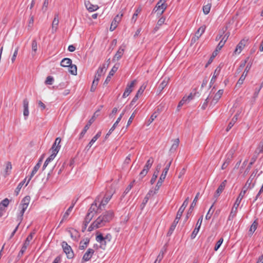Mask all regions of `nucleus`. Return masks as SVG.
Here are the masks:
<instances>
[{
	"label": "nucleus",
	"mask_w": 263,
	"mask_h": 263,
	"mask_svg": "<svg viewBox=\"0 0 263 263\" xmlns=\"http://www.w3.org/2000/svg\"><path fill=\"white\" fill-rule=\"evenodd\" d=\"M111 197V194H106L103 197V199L101 200L99 204L100 208H101L102 206L104 207L105 205H106L108 203L109 201L110 200Z\"/></svg>",
	"instance_id": "25"
},
{
	"label": "nucleus",
	"mask_w": 263,
	"mask_h": 263,
	"mask_svg": "<svg viewBox=\"0 0 263 263\" xmlns=\"http://www.w3.org/2000/svg\"><path fill=\"white\" fill-rule=\"evenodd\" d=\"M154 162L153 158L151 157L146 162L145 165L144 166V168L146 170H149L152 167L153 163Z\"/></svg>",
	"instance_id": "42"
},
{
	"label": "nucleus",
	"mask_w": 263,
	"mask_h": 263,
	"mask_svg": "<svg viewBox=\"0 0 263 263\" xmlns=\"http://www.w3.org/2000/svg\"><path fill=\"white\" fill-rule=\"evenodd\" d=\"M257 226L258 223L256 220H255L251 226L250 228L249 229V232L250 234H252L255 231L257 228Z\"/></svg>",
	"instance_id": "43"
},
{
	"label": "nucleus",
	"mask_w": 263,
	"mask_h": 263,
	"mask_svg": "<svg viewBox=\"0 0 263 263\" xmlns=\"http://www.w3.org/2000/svg\"><path fill=\"white\" fill-rule=\"evenodd\" d=\"M227 183V180H224L223 181L220 185L217 188V190L214 195V198H215V201L217 200L218 197L220 196V194L224 190Z\"/></svg>",
	"instance_id": "13"
},
{
	"label": "nucleus",
	"mask_w": 263,
	"mask_h": 263,
	"mask_svg": "<svg viewBox=\"0 0 263 263\" xmlns=\"http://www.w3.org/2000/svg\"><path fill=\"white\" fill-rule=\"evenodd\" d=\"M95 253V251L93 249L91 248H89L87 251L84 254L82 257V262L84 261H87L90 260L92 255Z\"/></svg>",
	"instance_id": "15"
},
{
	"label": "nucleus",
	"mask_w": 263,
	"mask_h": 263,
	"mask_svg": "<svg viewBox=\"0 0 263 263\" xmlns=\"http://www.w3.org/2000/svg\"><path fill=\"white\" fill-rule=\"evenodd\" d=\"M251 66H252V63H248L246 67V68H245L243 72L242 73V74H241L239 79L237 81V84H236L237 85L240 86V85H241L243 84L249 70H250V69L251 68Z\"/></svg>",
	"instance_id": "7"
},
{
	"label": "nucleus",
	"mask_w": 263,
	"mask_h": 263,
	"mask_svg": "<svg viewBox=\"0 0 263 263\" xmlns=\"http://www.w3.org/2000/svg\"><path fill=\"white\" fill-rule=\"evenodd\" d=\"M99 81V79H98V78H95V79L92 82L91 88H90L91 91L93 92L95 91V90L97 88V86L98 84Z\"/></svg>",
	"instance_id": "41"
},
{
	"label": "nucleus",
	"mask_w": 263,
	"mask_h": 263,
	"mask_svg": "<svg viewBox=\"0 0 263 263\" xmlns=\"http://www.w3.org/2000/svg\"><path fill=\"white\" fill-rule=\"evenodd\" d=\"M106 69V68L105 64H103L102 66H100L97 71L95 78H98L100 80L101 76L105 72Z\"/></svg>",
	"instance_id": "24"
},
{
	"label": "nucleus",
	"mask_w": 263,
	"mask_h": 263,
	"mask_svg": "<svg viewBox=\"0 0 263 263\" xmlns=\"http://www.w3.org/2000/svg\"><path fill=\"white\" fill-rule=\"evenodd\" d=\"M237 149V145L233 146L227 154L226 157L227 158H228V159L232 160V158H233L234 154L235 153V152L236 151Z\"/></svg>",
	"instance_id": "28"
},
{
	"label": "nucleus",
	"mask_w": 263,
	"mask_h": 263,
	"mask_svg": "<svg viewBox=\"0 0 263 263\" xmlns=\"http://www.w3.org/2000/svg\"><path fill=\"white\" fill-rule=\"evenodd\" d=\"M188 103L187 101L186 100V97H183V98L181 99V100L179 102V104L177 106V108L179 109L180 107H181L182 106H183L184 104Z\"/></svg>",
	"instance_id": "56"
},
{
	"label": "nucleus",
	"mask_w": 263,
	"mask_h": 263,
	"mask_svg": "<svg viewBox=\"0 0 263 263\" xmlns=\"http://www.w3.org/2000/svg\"><path fill=\"white\" fill-rule=\"evenodd\" d=\"M145 89V86H141L138 89L136 95H138V97H139V96H141L143 93Z\"/></svg>",
	"instance_id": "64"
},
{
	"label": "nucleus",
	"mask_w": 263,
	"mask_h": 263,
	"mask_svg": "<svg viewBox=\"0 0 263 263\" xmlns=\"http://www.w3.org/2000/svg\"><path fill=\"white\" fill-rule=\"evenodd\" d=\"M135 182V180H133L128 186L125 189L124 192V194H127L130 191V190L132 189V188L134 186V184Z\"/></svg>",
	"instance_id": "53"
},
{
	"label": "nucleus",
	"mask_w": 263,
	"mask_h": 263,
	"mask_svg": "<svg viewBox=\"0 0 263 263\" xmlns=\"http://www.w3.org/2000/svg\"><path fill=\"white\" fill-rule=\"evenodd\" d=\"M205 29V26H201L195 33V36L197 39H199L201 35L204 33Z\"/></svg>",
	"instance_id": "35"
},
{
	"label": "nucleus",
	"mask_w": 263,
	"mask_h": 263,
	"mask_svg": "<svg viewBox=\"0 0 263 263\" xmlns=\"http://www.w3.org/2000/svg\"><path fill=\"white\" fill-rule=\"evenodd\" d=\"M93 215H92L90 213H87L84 221V225L85 227H87V224L89 223V222L91 221V220L93 217Z\"/></svg>",
	"instance_id": "39"
},
{
	"label": "nucleus",
	"mask_w": 263,
	"mask_h": 263,
	"mask_svg": "<svg viewBox=\"0 0 263 263\" xmlns=\"http://www.w3.org/2000/svg\"><path fill=\"white\" fill-rule=\"evenodd\" d=\"M231 160H231V159H228V158H227L226 157L225 161L221 166V169L222 170L226 169L228 167V166L229 165V164L230 163Z\"/></svg>",
	"instance_id": "52"
},
{
	"label": "nucleus",
	"mask_w": 263,
	"mask_h": 263,
	"mask_svg": "<svg viewBox=\"0 0 263 263\" xmlns=\"http://www.w3.org/2000/svg\"><path fill=\"white\" fill-rule=\"evenodd\" d=\"M223 239L222 238H221L216 243L215 247H214V250L215 251H217L218 249L220 248V247L221 246V244L223 242Z\"/></svg>",
	"instance_id": "55"
},
{
	"label": "nucleus",
	"mask_w": 263,
	"mask_h": 263,
	"mask_svg": "<svg viewBox=\"0 0 263 263\" xmlns=\"http://www.w3.org/2000/svg\"><path fill=\"white\" fill-rule=\"evenodd\" d=\"M120 122V118H118L117 120L115 122V123L110 128L108 132L106 135L105 138H107L108 136H109L112 132L115 130V129L116 128L117 126L118 125V123Z\"/></svg>",
	"instance_id": "34"
},
{
	"label": "nucleus",
	"mask_w": 263,
	"mask_h": 263,
	"mask_svg": "<svg viewBox=\"0 0 263 263\" xmlns=\"http://www.w3.org/2000/svg\"><path fill=\"white\" fill-rule=\"evenodd\" d=\"M34 234V233H31L26 238L23 247L21 248V250L20 251V254H23V253L26 250L27 247L29 246L30 242L32 240L33 238V236Z\"/></svg>",
	"instance_id": "11"
},
{
	"label": "nucleus",
	"mask_w": 263,
	"mask_h": 263,
	"mask_svg": "<svg viewBox=\"0 0 263 263\" xmlns=\"http://www.w3.org/2000/svg\"><path fill=\"white\" fill-rule=\"evenodd\" d=\"M167 82H168V80H163L162 81V82L160 84L159 88L161 90H163L166 87V86L167 85Z\"/></svg>",
	"instance_id": "58"
},
{
	"label": "nucleus",
	"mask_w": 263,
	"mask_h": 263,
	"mask_svg": "<svg viewBox=\"0 0 263 263\" xmlns=\"http://www.w3.org/2000/svg\"><path fill=\"white\" fill-rule=\"evenodd\" d=\"M9 203V200L8 198H5L0 202V207H3L5 209Z\"/></svg>",
	"instance_id": "51"
},
{
	"label": "nucleus",
	"mask_w": 263,
	"mask_h": 263,
	"mask_svg": "<svg viewBox=\"0 0 263 263\" xmlns=\"http://www.w3.org/2000/svg\"><path fill=\"white\" fill-rule=\"evenodd\" d=\"M48 5H49V0H44L43 5V7H42V10L43 11L45 12L47 11V10L48 9Z\"/></svg>",
	"instance_id": "60"
},
{
	"label": "nucleus",
	"mask_w": 263,
	"mask_h": 263,
	"mask_svg": "<svg viewBox=\"0 0 263 263\" xmlns=\"http://www.w3.org/2000/svg\"><path fill=\"white\" fill-rule=\"evenodd\" d=\"M210 9H211V5H206L203 6V11L205 14H208L210 12Z\"/></svg>",
	"instance_id": "57"
},
{
	"label": "nucleus",
	"mask_w": 263,
	"mask_h": 263,
	"mask_svg": "<svg viewBox=\"0 0 263 263\" xmlns=\"http://www.w3.org/2000/svg\"><path fill=\"white\" fill-rule=\"evenodd\" d=\"M199 193H198L196 194V195L195 197L194 198V200H193V201L192 203H191V205H190V209H189V212H188V213H189V212H191L192 211V210H193V208L195 206V205H196V202H197V200H198V197H199Z\"/></svg>",
	"instance_id": "37"
},
{
	"label": "nucleus",
	"mask_w": 263,
	"mask_h": 263,
	"mask_svg": "<svg viewBox=\"0 0 263 263\" xmlns=\"http://www.w3.org/2000/svg\"><path fill=\"white\" fill-rule=\"evenodd\" d=\"M27 177L24 179L23 181H21L17 185L16 188L15 190V193L16 195H17L21 190L22 187H23V185L24 184L25 182H26Z\"/></svg>",
	"instance_id": "40"
},
{
	"label": "nucleus",
	"mask_w": 263,
	"mask_h": 263,
	"mask_svg": "<svg viewBox=\"0 0 263 263\" xmlns=\"http://www.w3.org/2000/svg\"><path fill=\"white\" fill-rule=\"evenodd\" d=\"M221 68H222V67L221 66V65H219V66H218L216 68V69H215V70L214 72L213 76V77L211 80V81H210L211 85L213 84L215 82L216 79L217 77L218 76V75L219 74V73L221 71Z\"/></svg>",
	"instance_id": "23"
},
{
	"label": "nucleus",
	"mask_w": 263,
	"mask_h": 263,
	"mask_svg": "<svg viewBox=\"0 0 263 263\" xmlns=\"http://www.w3.org/2000/svg\"><path fill=\"white\" fill-rule=\"evenodd\" d=\"M99 197H98L95 200V201L91 204L87 213L91 214L92 215H93V216H95L98 210L99 209H101V208H100V205L98 206L97 204V201L99 202Z\"/></svg>",
	"instance_id": "9"
},
{
	"label": "nucleus",
	"mask_w": 263,
	"mask_h": 263,
	"mask_svg": "<svg viewBox=\"0 0 263 263\" xmlns=\"http://www.w3.org/2000/svg\"><path fill=\"white\" fill-rule=\"evenodd\" d=\"M85 6L89 12H93L99 9V6L97 5H93L91 4L89 1L85 2Z\"/></svg>",
	"instance_id": "19"
},
{
	"label": "nucleus",
	"mask_w": 263,
	"mask_h": 263,
	"mask_svg": "<svg viewBox=\"0 0 263 263\" xmlns=\"http://www.w3.org/2000/svg\"><path fill=\"white\" fill-rule=\"evenodd\" d=\"M55 157L54 156H52L51 154L50 155V156L46 159L45 160L43 166V170H44L45 168L47 167V166L48 165L49 163L51 162L52 160H53Z\"/></svg>",
	"instance_id": "38"
},
{
	"label": "nucleus",
	"mask_w": 263,
	"mask_h": 263,
	"mask_svg": "<svg viewBox=\"0 0 263 263\" xmlns=\"http://www.w3.org/2000/svg\"><path fill=\"white\" fill-rule=\"evenodd\" d=\"M114 216V212L112 210L103 213L90 224L88 228V231L91 232L95 229L106 226L107 223L112 220Z\"/></svg>",
	"instance_id": "1"
},
{
	"label": "nucleus",
	"mask_w": 263,
	"mask_h": 263,
	"mask_svg": "<svg viewBox=\"0 0 263 263\" xmlns=\"http://www.w3.org/2000/svg\"><path fill=\"white\" fill-rule=\"evenodd\" d=\"M141 11V9L140 8H138L136 9L135 12L134 13V14L133 15L132 18V21L133 22H134L135 23L137 21L138 15L139 14V13H140Z\"/></svg>",
	"instance_id": "47"
},
{
	"label": "nucleus",
	"mask_w": 263,
	"mask_h": 263,
	"mask_svg": "<svg viewBox=\"0 0 263 263\" xmlns=\"http://www.w3.org/2000/svg\"><path fill=\"white\" fill-rule=\"evenodd\" d=\"M240 113V111L238 110L236 115L233 117L231 121L229 123L227 128V131L228 132L234 125V124L236 123L238 119V116Z\"/></svg>",
	"instance_id": "26"
},
{
	"label": "nucleus",
	"mask_w": 263,
	"mask_h": 263,
	"mask_svg": "<svg viewBox=\"0 0 263 263\" xmlns=\"http://www.w3.org/2000/svg\"><path fill=\"white\" fill-rule=\"evenodd\" d=\"M246 42L245 40H242L238 44L234 50L235 54H239L241 52L245 46Z\"/></svg>",
	"instance_id": "22"
},
{
	"label": "nucleus",
	"mask_w": 263,
	"mask_h": 263,
	"mask_svg": "<svg viewBox=\"0 0 263 263\" xmlns=\"http://www.w3.org/2000/svg\"><path fill=\"white\" fill-rule=\"evenodd\" d=\"M101 136V132H99L90 140L88 144L87 147L88 148H90L93 143L97 140V139Z\"/></svg>",
	"instance_id": "29"
},
{
	"label": "nucleus",
	"mask_w": 263,
	"mask_h": 263,
	"mask_svg": "<svg viewBox=\"0 0 263 263\" xmlns=\"http://www.w3.org/2000/svg\"><path fill=\"white\" fill-rule=\"evenodd\" d=\"M199 228H195L191 234V238L194 239L196 237V235L199 232Z\"/></svg>",
	"instance_id": "61"
},
{
	"label": "nucleus",
	"mask_w": 263,
	"mask_h": 263,
	"mask_svg": "<svg viewBox=\"0 0 263 263\" xmlns=\"http://www.w3.org/2000/svg\"><path fill=\"white\" fill-rule=\"evenodd\" d=\"M23 115L24 116V118L26 120L29 116V101L27 99H25L23 100Z\"/></svg>",
	"instance_id": "18"
},
{
	"label": "nucleus",
	"mask_w": 263,
	"mask_h": 263,
	"mask_svg": "<svg viewBox=\"0 0 263 263\" xmlns=\"http://www.w3.org/2000/svg\"><path fill=\"white\" fill-rule=\"evenodd\" d=\"M89 243V239L87 238L81 240L80 242L79 249H85Z\"/></svg>",
	"instance_id": "32"
},
{
	"label": "nucleus",
	"mask_w": 263,
	"mask_h": 263,
	"mask_svg": "<svg viewBox=\"0 0 263 263\" xmlns=\"http://www.w3.org/2000/svg\"><path fill=\"white\" fill-rule=\"evenodd\" d=\"M18 49H19V47H17L15 50H14V52L13 54V55H12V57L11 58V61L12 63H13L15 59H16V56L17 55V53H18Z\"/></svg>",
	"instance_id": "59"
},
{
	"label": "nucleus",
	"mask_w": 263,
	"mask_h": 263,
	"mask_svg": "<svg viewBox=\"0 0 263 263\" xmlns=\"http://www.w3.org/2000/svg\"><path fill=\"white\" fill-rule=\"evenodd\" d=\"M59 15L58 14H55L54 15V19L53 20L52 23V33L55 32L57 29H58V26L59 25Z\"/></svg>",
	"instance_id": "27"
},
{
	"label": "nucleus",
	"mask_w": 263,
	"mask_h": 263,
	"mask_svg": "<svg viewBox=\"0 0 263 263\" xmlns=\"http://www.w3.org/2000/svg\"><path fill=\"white\" fill-rule=\"evenodd\" d=\"M165 18L163 17H161L157 22V25L155 28V30H157L159 29L160 26H162L165 22Z\"/></svg>",
	"instance_id": "45"
},
{
	"label": "nucleus",
	"mask_w": 263,
	"mask_h": 263,
	"mask_svg": "<svg viewBox=\"0 0 263 263\" xmlns=\"http://www.w3.org/2000/svg\"><path fill=\"white\" fill-rule=\"evenodd\" d=\"M247 191V188H246V187H244L243 188L242 190L241 191V192L239 194L238 197L237 198V199L232 207L233 209L237 211L238 207L239 206L241 200L242 199L244 196L245 195V194H246Z\"/></svg>",
	"instance_id": "8"
},
{
	"label": "nucleus",
	"mask_w": 263,
	"mask_h": 263,
	"mask_svg": "<svg viewBox=\"0 0 263 263\" xmlns=\"http://www.w3.org/2000/svg\"><path fill=\"white\" fill-rule=\"evenodd\" d=\"M223 93V89H220L219 90L216 94H215L214 96L213 97L212 100L211 101V104L214 105H215L219 100L221 97Z\"/></svg>",
	"instance_id": "17"
},
{
	"label": "nucleus",
	"mask_w": 263,
	"mask_h": 263,
	"mask_svg": "<svg viewBox=\"0 0 263 263\" xmlns=\"http://www.w3.org/2000/svg\"><path fill=\"white\" fill-rule=\"evenodd\" d=\"M179 143V140L178 138L175 140L174 143L172 144L170 151H175L178 147Z\"/></svg>",
	"instance_id": "46"
},
{
	"label": "nucleus",
	"mask_w": 263,
	"mask_h": 263,
	"mask_svg": "<svg viewBox=\"0 0 263 263\" xmlns=\"http://www.w3.org/2000/svg\"><path fill=\"white\" fill-rule=\"evenodd\" d=\"M72 64V61L69 58H64L61 62V66L64 67H69Z\"/></svg>",
	"instance_id": "33"
},
{
	"label": "nucleus",
	"mask_w": 263,
	"mask_h": 263,
	"mask_svg": "<svg viewBox=\"0 0 263 263\" xmlns=\"http://www.w3.org/2000/svg\"><path fill=\"white\" fill-rule=\"evenodd\" d=\"M149 170H146L145 168H143V169L142 170V171L140 173V177L142 179L144 176L146 175Z\"/></svg>",
	"instance_id": "62"
},
{
	"label": "nucleus",
	"mask_w": 263,
	"mask_h": 263,
	"mask_svg": "<svg viewBox=\"0 0 263 263\" xmlns=\"http://www.w3.org/2000/svg\"><path fill=\"white\" fill-rule=\"evenodd\" d=\"M61 246L63 248L64 252L66 254L67 257L68 259H72L74 257V254L71 247L67 243V242L63 241L61 243Z\"/></svg>",
	"instance_id": "4"
},
{
	"label": "nucleus",
	"mask_w": 263,
	"mask_h": 263,
	"mask_svg": "<svg viewBox=\"0 0 263 263\" xmlns=\"http://www.w3.org/2000/svg\"><path fill=\"white\" fill-rule=\"evenodd\" d=\"M171 163H172V161H170L169 162H168L166 164L164 169L163 170V171L159 179V180L157 182V184L155 186V190L156 191H158L159 190L160 186L162 184L163 182L164 181V179H165V177H166L167 172L170 169Z\"/></svg>",
	"instance_id": "3"
},
{
	"label": "nucleus",
	"mask_w": 263,
	"mask_h": 263,
	"mask_svg": "<svg viewBox=\"0 0 263 263\" xmlns=\"http://www.w3.org/2000/svg\"><path fill=\"white\" fill-rule=\"evenodd\" d=\"M96 241L100 243V248L104 250L106 248L107 241L104 238L102 234L100 233L96 236Z\"/></svg>",
	"instance_id": "12"
},
{
	"label": "nucleus",
	"mask_w": 263,
	"mask_h": 263,
	"mask_svg": "<svg viewBox=\"0 0 263 263\" xmlns=\"http://www.w3.org/2000/svg\"><path fill=\"white\" fill-rule=\"evenodd\" d=\"M41 160H40L36 165L33 167V170L30 175V176L28 177V179L27 180V182L26 183V186L27 185V184L29 183L30 181L31 180L32 178L34 176V175L36 173L39 169L40 168L41 166Z\"/></svg>",
	"instance_id": "16"
},
{
	"label": "nucleus",
	"mask_w": 263,
	"mask_h": 263,
	"mask_svg": "<svg viewBox=\"0 0 263 263\" xmlns=\"http://www.w3.org/2000/svg\"><path fill=\"white\" fill-rule=\"evenodd\" d=\"M189 201V197H187L185 200L183 202L182 205L179 208L177 215L174 220V222L172 224L170 228V229L167 232V236H171L173 233L174 230L175 229L177 223H178L181 217L182 216V213L184 212L185 208L188 205Z\"/></svg>",
	"instance_id": "2"
},
{
	"label": "nucleus",
	"mask_w": 263,
	"mask_h": 263,
	"mask_svg": "<svg viewBox=\"0 0 263 263\" xmlns=\"http://www.w3.org/2000/svg\"><path fill=\"white\" fill-rule=\"evenodd\" d=\"M72 209H73L72 206H70L69 207V208L67 210V211L64 214L62 219L60 222V224H61L64 220H66L68 218V216L71 213Z\"/></svg>",
	"instance_id": "31"
},
{
	"label": "nucleus",
	"mask_w": 263,
	"mask_h": 263,
	"mask_svg": "<svg viewBox=\"0 0 263 263\" xmlns=\"http://www.w3.org/2000/svg\"><path fill=\"white\" fill-rule=\"evenodd\" d=\"M89 127H90L88 126V125H86L84 126L83 129L82 130V132H81V133L79 135V139H81L83 138V137L84 136L85 134L87 132V130L89 128Z\"/></svg>",
	"instance_id": "49"
},
{
	"label": "nucleus",
	"mask_w": 263,
	"mask_h": 263,
	"mask_svg": "<svg viewBox=\"0 0 263 263\" xmlns=\"http://www.w3.org/2000/svg\"><path fill=\"white\" fill-rule=\"evenodd\" d=\"M136 82V81L135 80H133V81H132L130 83H128L127 84L125 90L122 95L123 98H126L130 94V93L133 91L134 86Z\"/></svg>",
	"instance_id": "10"
},
{
	"label": "nucleus",
	"mask_w": 263,
	"mask_h": 263,
	"mask_svg": "<svg viewBox=\"0 0 263 263\" xmlns=\"http://www.w3.org/2000/svg\"><path fill=\"white\" fill-rule=\"evenodd\" d=\"M119 63L116 64L113 67L111 68V70L109 72V75L112 76L115 74V73L117 71L119 67Z\"/></svg>",
	"instance_id": "44"
},
{
	"label": "nucleus",
	"mask_w": 263,
	"mask_h": 263,
	"mask_svg": "<svg viewBox=\"0 0 263 263\" xmlns=\"http://www.w3.org/2000/svg\"><path fill=\"white\" fill-rule=\"evenodd\" d=\"M263 87V82L260 84V85L258 87H257L255 89L253 95L252 99L253 100V102H254L256 101V98L258 97V94Z\"/></svg>",
	"instance_id": "30"
},
{
	"label": "nucleus",
	"mask_w": 263,
	"mask_h": 263,
	"mask_svg": "<svg viewBox=\"0 0 263 263\" xmlns=\"http://www.w3.org/2000/svg\"><path fill=\"white\" fill-rule=\"evenodd\" d=\"M237 213V211L232 208L230 214L228 217V220H232L235 217L236 214Z\"/></svg>",
	"instance_id": "48"
},
{
	"label": "nucleus",
	"mask_w": 263,
	"mask_h": 263,
	"mask_svg": "<svg viewBox=\"0 0 263 263\" xmlns=\"http://www.w3.org/2000/svg\"><path fill=\"white\" fill-rule=\"evenodd\" d=\"M166 0H160L157 3L155 7L153 9V11L160 12V13L162 14L166 9Z\"/></svg>",
	"instance_id": "6"
},
{
	"label": "nucleus",
	"mask_w": 263,
	"mask_h": 263,
	"mask_svg": "<svg viewBox=\"0 0 263 263\" xmlns=\"http://www.w3.org/2000/svg\"><path fill=\"white\" fill-rule=\"evenodd\" d=\"M61 139L60 137H58L55 139L54 142L53 143L50 151H51V155L54 156H56L57 154L61 148L60 142Z\"/></svg>",
	"instance_id": "5"
},
{
	"label": "nucleus",
	"mask_w": 263,
	"mask_h": 263,
	"mask_svg": "<svg viewBox=\"0 0 263 263\" xmlns=\"http://www.w3.org/2000/svg\"><path fill=\"white\" fill-rule=\"evenodd\" d=\"M122 16V14H121V15L118 14L115 17L113 21L112 22V23L111 24L110 27V31H112L116 28L118 24L121 20Z\"/></svg>",
	"instance_id": "14"
},
{
	"label": "nucleus",
	"mask_w": 263,
	"mask_h": 263,
	"mask_svg": "<svg viewBox=\"0 0 263 263\" xmlns=\"http://www.w3.org/2000/svg\"><path fill=\"white\" fill-rule=\"evenodd\" d=\"M125 46H121L119 47L118 50L115 54L112 60H119L121 58V57H122V55L124 53V52L125 50Z\"/></svg>",
	"instance_id": "20"
},
{
	"label": "nucleus",
	"mask_w": 263,
	"mask_h": 263,
	"mask_svg": "<svg viewBox=\"0 0 263 263\" xmlns=\"http://www.w3.org/2000/svg\"><path fill=\"white\" fill-rule=\"evenodd\" d=\"M37 45L36 40H34L32 42V50L34 52H36L37 50Z\"/></svg>",
	"instance_id": "63"
},
{
	"label": "nucleus",
	"mask_w": 263,
	"mask_h": 263,
	"mask_svg": "<svg viewBox=\"0 0 263 263\" xmlns=\"http://www.w3.org/2000/svg\"><path fill=\"white\" fill-rule=\"evenodd\" d=\"M12 169V165L10 162H7L6 163V168H5V175L7 176L10 174V172H8V171H11Z\"/></svg>",
	"instance_id": "50"
},
{
	"label": "nucleus",
	"mask_w": 263,
	"mask_h": 263,
	"mask_svg": "<svg viewBox=\"0 0 263 263\" xmlns=\"http://www.w3.org/2000/svg\"><path fill=\"white\" fill-rule=\"evenodd\" d=\"M54 81V79L51 76H48L47 77L45 81V84L47 85H52Z\"/></svg>",
	"instance_id": "54"
},
{
	"label": "nucleus",
	"mask_w": 263,
	"mask_h": 263,
	"mask_svg": "<svg viewBox=\"0 0 263 263\" xmlns=\"http://www.w3.org/2000/svg\"><path fill=\"white\" fill-rule=\"evenodd\" d=\"M69 72L72 75H77V67L76 65L71 64L70 66L68 67Z\"/></svg>",
	"instance_id": "36"
},
{
	"label": "nucleus",
	"mask_w": 263,
	"mask_h": 263,
	"mask_svg": "<svg viewBox=\"0 0 263 263\" xmlns=\"http://www.w3.org/2000/svg\"><path fill=\"white\" fill-rule=\"evenodd\" d=\"M30 197L29 196H26L24 197L21 201V203L20 205L21 209L26 210L29 203Z\"/></svg>",
	"instance_id": "21"
}]
</instances>
